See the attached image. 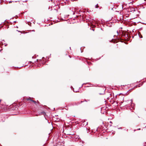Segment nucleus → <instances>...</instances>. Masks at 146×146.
Instances as JSON below:
<instances>
[{
    "instance_id": "1",
    "label": "nucleus",
    "mask_w": 146,
    "mask_h": 146,
    "mask_svg": "<svg viewBox=\"0 0 146 146\" xmlns=\"http://www.w3.org/2000/svg\"><path fill=\"white\" fill-rule=\"evenodd\" d=\"M129 11L132 12L133 13L135 11V9L133 7L130 8L128 9Z\"/></svg>"
},
{
    "instance_id": "2",
    "label": "nucleus",
    "mask_w": 146,
    "mask_h": 146,
    "mask_svg": "<svg viewBox=\"0 0 146 146\" xmlns=\"http://www.w3.org/2000/svg\"><path fill=\"white\" fill-rule=\"evenodd\" d=\"M27 100H30L31 101L33 102L35 104H36V101L31 100V98H30L29 99H27Z\"/></svg>"
},
{
    "instance_id": "3",
    "label": "nucleus",
    "mask_w": 146,
    "mask_h": 146,
    "mask_svg": "<svg viewBox=\"0 0 146 146\" xmlns=\"http://www.w3.org/2000/svg\"><path fill=\"white\" fill-rule=\"evenodd\" d=\"M138 35H139V37L140 38H143V36H142V35L140 33H139Z\"/></svg>"
},
{
    "instance_id": "4",
    "label": "nucleus",
    "mask_w": 146,
    "mask_h": 146,
    "mask_svg": "<svg viewBox=\"0 0 146 146\" xmlns=\"http://www.w3.org/2000/svg\"><path fill=\"white\" fill-rule=\"evenodd\" d=\"M41 113V114H40V115H41L42 114H44V117H45V115H44V114L45 113V112H41L40 113ZM45 118H46V117H45Z\"/></svg>"
},
{
    "instance_id": "5",
    "label": "nucleus",
    "mask_w": 146,
    "mask_h": 146,
    "mask_svg": "<svg viewBox=\"0 0 146 146\" xmlns=\"http://www.w3.org/2000/svg\"><path fill=\"white\" fill-rule=\"evenodd\" d=\"M84 101H85V100L83 101H81L79 103V104H80L82 103V102H83Z\"/></svg>"
},
{
    "instance_id": "6",
    "label": "nucleus",
    "mask_w": 146,
    "mask_h": 146,
    "mask_svg": "<svg viewBox=\"0 0 146 146\" xmlns=\"http://www.w3.org/2000/svg\"><path fill=\"white\" fill-rule=\"evenodd\" d=\"M98 4H96V5H95V7L96 8H98Z\"/></svg>"
},
{
    "instance_id": "7",
    "label": "nucleus",
    "mask_w": 146,
    "mask_h": 146,
    "mask_svg": "<svg viewBox=\"0 0 146 146\" xmlns=\"http://www.w3.org/2000/svg\"><path fill=\"white\" fill-rule=\"evenodd\" d=\"M128 36V35L127 34H125V36H127V37Z\"/></svg>"
},
{
    "instance_id": "8",
    "label": "nucleus",
    "mask_w": 146,
    "mask_h": 146,
    "mask_svg": "<svg viewBox=\"0 0 146 146\" xmlns=\"http://www.w3.org/2000/svg\"><path fill=\"white\" fill-rule=\"evenodd\" d=\"M89 100H85V102H88V101H89Z\"/></svg>"
},
{
    "instance_id": "9",
    "label": "nucleus",
    "mask_w": 146,
    "mask_h": 146,
    "mask_svg": "<svg viewBox=\"0 0 146 146\" xmlns=\"http://www.w3.org/2000/svg\"><path fill=\"white\" fill-rule=\"evenodd\" d=\"M132 100H130V103H132Z\"/></svg>"
},
{
    "instance_id": "10",
    "label": "nucleus",
    "mask_w": 146,
    "mask_h": 146,
    "mask_svg": "<svg viewBox=\"0 0 146 146\" xmlns=\"http://www.w3.org/2000/svg\"><path fill=\"white\" fill-rule=\"evenodd\" d=\"M46 121H47V122L48 123H49V122H48V121L46 119Z\"/></svg>"
},
{
    "instance_id": "11",
    "label": "nucleus",
    "mask_w": 146,
    "mask_h": 146,
    "mask_svg": "<svg viewBox=\"0 0 146 146\" xmlns=\"http://www.w3.org/2000/svg\"><path fill=\"white\" fill-rule=\"evenodd\" d=\"M50 25V24H49V25H46V26H49Z\"/></svg>"
},
{
    "instance_id": "12",
    "label": "nucleus",
    "mask_w": 146,
    "mask_h": 146,
    "mask_svg": "<svg viewBox=\"0 0 146 146\" xmlns=\"http://www.w3.org/2000/svg\"><path fill=\"white\" fill-rule=\"evenodd\" d=\"M117 35H118V31H117Z\"/></svg>"
},
{
    "instance_id": "13",
    "label": "nucleus",
    "mask_w": 146,
    "mask_h": 146,
    "mask_svg": "<svg viewBox=\"0 0 146 146\" xmlns=\"http://www.w3.org/2000/svg\"><path fill=\"white\" fill-rule=\"evenodd\" d=\"M12 2V1H10L9 2V3H11Z\"/></svg>"
},
{
    "instance_id": "14",
    "label": "nucleus",
    "mask_w": 146,
    "mask_h": 146,
    "mask_svg": "<svg viewBox=\"0 0 146 146\" xmlns=\"http://www.w3.org/2000/svg\"><path fill=\"white\" fill-rule=\"evenodd\" d=\"M74 92H77V91H74Z\"/></svg>"
},
{
    "instance_id": "15",
    "label": "nucleus",
    "mask_w": 146,
    "mask_h": 146,
    "mask_svg": "<svg viewBox=\"0 0 146 146\" xmlns=\"http://www.w3.org/2000/svg\"><path fill=\"white\" fill-rule=\"evenodd\" d=\"M118 129H121V127L119 128Z\"/></svg>"
},
{
    "instance_id": "16",
    "label": "nucleus",
    "mask_w": 146,
    "mask_h": 146,
    "mask_svg": "<svg viewBox=\"0 0 146 146\" xmlns=\"http://www.w3.org/2000/svg\"><path fill=\"white\" fill-rule=\"evenodd\" d=\"M138 130H140V128H139V129H138Z\"/></svg>"
},
{
    "instance_id": "17",
    "label": "nucleus",
    "mask_w": 146,
    "mask_h": 146,
    "mask_svg": "<svg viewBox=\"0 0 146 146\" xmlns=\"http://www.w3.org/2000/svg\"><path fill=\"white\" fill-rule=\"evenodd\" d=\"M101 94V93H100V95H101V94Z\"/></svg>"
},
{
    "instance_id": "18",
    "label": "nucleus",
    "mask_w": 146,
    "mask_h": 146,
    "mask_svg": "<svg viewBox=\"0 0 146 146\" xmlns=\"http://www.w3.org/2000/svg\"><path fill=\"white\" fill-rule=\"evenodd\" d=\"M84 84H83L82 85V87L83 86V85Z\"/></svg>"
},
{
    "instance_id": "19",
    "label": "nucleus",
    "mask_w": 146,
    "mask_h": 146,
    "mask_svg": "<svg viewBox=\"0 0 146 146\" xmlns=\"http://www.w3.org/2000/svg\"><path fill=\"white\" fill-rule=\"evenodd\" d=\"M81 52H82V50H81V49L80 48Z\"/></svg>"
},
{
    "instance_id": "20",
    "label": "nucleus",
    "mask_w": 146,
    "mask_h": 146,
    "mask_svg": "<svg viewBox=\"0 0 146 146\" xmlns=\"http://www.w3.org/2000/svg\"><path fill=\"white\" fill-rule=\"evenodd\" d=\"M51 1H52V0H50Z\"/></svg>"
},
{
    "instance_id": "21",
    "label": "nucleus",
    "mask_w": 146,
    "mask_h": 146,
    "mask_svg": "<svg viewBox=\"0 0 146 146\" xmlns=\"http://www.w3.org/2000/svg\"><path fill=\"white\" fill-rule=\"evenodd\" d=\"M110 123H112V122H111V121H110Z\"/></svg>"
},
{
    "instance_id": "22",
    "label": "nucleus",
    "mask_w": 146,
    "mask_h": 146,
    "mask_svg": "<svg viewBox=\"0 0 146 146\" xmlns=\"http://www.w3.org/2000/svg\"><path fill=\"white\" fill-rule=\"evenodd\" d=\"M70 49H71V47H70Z\"/></svg>"
}]
</instances>
